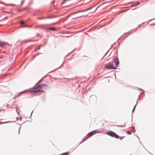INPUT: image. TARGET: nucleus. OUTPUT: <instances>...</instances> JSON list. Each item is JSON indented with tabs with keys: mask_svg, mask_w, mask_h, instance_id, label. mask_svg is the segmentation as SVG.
Here are the masks:
<instances>
[{
	"mask_svg": "<svg viewBox=\"0 0 155 155\" xmlns=\"http://www.w3.org/2000/svg\"><path fill=\"white\" fill-rule=\"evenodd\" d=\"M132 129L133 130H134V126L132 127Z\"/></svg>",
	"mask_w": 155,
	"mask_h": 155,
	"instance_id": "obj_15",
	"label": "nucleus"
},
{
	"mask_svg": "<svg viewBox=\"0 0 155 155\" xmlns=\"http://www.w3.org/2000/svg\"><path fill=\"white\" fill-rule=\"evenodd\" d=\"M124 137H120V140H122V139H123V138H124Z\"/></svg>",
	"mask_w": 155,
	"mask_h": 155,
	"instance_id": "obj_12",
	"label": "nucleus"
},
{
	"mask_svg": "<svg viewBox=\"0 0 155 155\" xmlns=\"http://www.w3.org/2000/svg\"><path fill=\"white\" fill-rule=\"evenodd\" d=\"M119 61L118 58L114 59V61L112 62L106 64L105 68L107 69H115L117 66L118 64Z\"/></svg>",
	"mask_w": 155,
	"mask_h": 155,
	"instance_id": "obj_1",
	"label": "nucleus"
},
{
	"mask_svg": "<svg viewBox=\"0 0 155 155\" xmlns=\"http://www.w3.org/2000/svg\"><path fill=\"white\" fill-rule=\"evenodd\" d=\"M7 123L6 122H0V124H2L5 123Z\"/></svg>",
	"mask_w": 155,
	"mask_h": 155,
	"instance_id": "obj_13",
	"label": "nucleus"
},
{
	"mask_svg": "<svg viewBox=\"0 0 155 155\" xmlns=\"http://www.w3.org/2000/svg\"><path fill=\"white\" fill-rule=\"evenodd\" d=\"M49 29L52 30V31H55L56 29L55 28L51 27V28H49Z\"/></svg>",
	"mask_w": 155,
	"mask_h": 155,
	"instance_id": "obj_8",
	"label": "nucleus"
},
{
	"mask_svg": "<svg viewBox=\"0 0 155 155\" xmlns=\"http://www.w3.org/2000/svg\"><path fill=\"white\" fill-rule=\"evenodd\" d=\"M135 107H136V105L134 107L133 109V112L134 111V110Z\"/></svg>",
	"mask_w": 155,
	"mask_h": 155,
	"instance_id": "obj_14",
	"label": "nucleus"
},
{
	"mask_svg": "<svg viewBox=\"0 0 155 155\" xmlns=\"http://www.w3.org/2000/svg\"><path fill=\"white\" fill-rule=\"evenodd\" d=\"M40 81H41V80L39 81V82H40Z\"/></svg>",
	"mask_w": 155,
	"mask_h": 155,
	"instance_id": "obj_18",
	"label": "nucleus"
},
{
	"mask_svg": "<svg viewBox=\"0 0 155 155\" xmlns=\"http://www.w3.org/2000/svg\"><path fill=\"white\" fill-rule=\"evenodd\" d=\"M5 44H8V43L4 42H0V46H3Z\"/></svg>",
	"mask_w": 155,
	"mask_h": 155,
	"instance_id": "obj_6",
	"label": "nucleus"
},
{
	"mask_svg": "<svg viewBox=\"0 0 155 155\" xmlns=\"http://www.w3.org/2000/svg\"><path fill=\"white\" fill-rule=\"evenodd\" d=\"M28 9V7H25V8H23V10H27Z\"/></svg>",
	"mask_w": 155,
	"mask_h": 155,
	"instance_id": "obj_10",
	"label": "nucleus"
},
{
	"mask_svg": "<svg viewBox=\"0 0 155 155\" xmlns=\"http://www.w3.org/2000/svg\"><path fill=\"white\" fill-rule=\"evenodd\" d=\"M20 23L21 25H22L24 23V22L23 21H22Z\"/></svg>",
	"mask_w": 155,
	"mask_h": 155,
	"instance_id": "obj_11",
	"label": "nucleus"
},
{
	"mask_svg": "<svg viewBox=\"0 0 155 155\" xmlns=\"http://www.w3.org/2000/svg\"><path fill=\"white\" fill-rule=\"evenodd\" d=\"M127 133L129 135H130L131 134V132L129 131H127Z\"/></svg>",
	"mask_w": 155,
	"mask_h": 155,
	"instance_id": "obj_9",
	"label": "nucleus"
},
{
	"mask_svg": "<svg viewBox=\"0 0 155 155\" xmlns=\"http://www.w3.org/2000/svg\"><path fill=\"white\" fill-rule=\"evenodd\" d=\"M96 133V131H91V132L89 133L88 134V135L89 136V137H90L92 136V135H94Z\"/></svg>",
	"mask_w": 155,
	"mask_h": 155,
	"instance_id": "obj_5",
	"label": "nucleus"
},
{
	"mask_svg": "<svg viewBox=\"0 0 155 155\" xmlns=\"http://www.w3.org/2000/svg\"><path fill=\"white\" fill-rule=\"evenodd\" d=\"M66 0H64L63 3H64V2Z\"/></svg>",
	"mask_w": 155,
	"mask_h": 155,
	"instance_id": "obj_16",
	"label": "nucleus"
},
{
	"mask_svg": "<svg viewBox=\"0 0 155 155\" xmlns=\"http://www.w3.org/2000/svg\"><path fill=\"white\" fill-rule=\"evenodd\" d=\"M32 91L34 92H37L39 91V85L38 84L35 85L34 88V89Z\"/></svg>",
	"mask_w": 155,
	"mask_h": 155,
	"instance_id": "obj_4",
	"label": "nucleus"
},
{
	"mask_svg": "<svg viewBox=\"0 0 155 155\" xmlns=\"http://www.w3.org/2000/svg\"><path fill=\"white\" fill-rule=\"evenodd\" d=\"M47 88V85L46 84H42L39 85V92H44V90Z\"/></svg>",
	"mask_w": 155,
	"mask_h": 155,
	"instance_id": "obj_3",
	"label": "nucleus"
},
{
	"mask_svg": "<svg viewBox=\"0 0 155 155\" xmlns=\"http://www.w3.org/2000/svg\"><path fill=\"white\" fill-rule=\"evenodd\" d=\"M70 154V153L68 152H65L64 153H63L60 155H68Z\"/></svg>",
	"mask_w": 155,
	"mask_h": 155,
	"instance_id": "obj_7",
	"label": "nucleus"
},
{
	"mask_svg": "<svg viewBox=\"0 0 155 155\" xmlns=\"http://www.w3.org/2000/svg\"><path fill=\"white\" fill-rule=\"evenodd\" d=\"M24 2V1H23L22 2H21V4L23 3Z\"/></svg>",
	"mask_w": 155,
	"mask_h": 155,
	"instance_id": "obj_17",
	"label": "nucleus"
},
{
	"mask_svg": "<svg viewBox=\"0 0 155 155\" xmlns=\"http://www.w3.org/2000/svg\"><path fill=\"white\" fill-rule=\"evenodd\" d=\"M107 134L108 135L112 137H115L116 138H119V136L115 133L112 131H109L107 132Z\"/></svg>",
	"mask_w": 155,
	"mask_h": 155,
	"instance_id": "obj_2",
	"label": "nucleus"
}]
</instances>
